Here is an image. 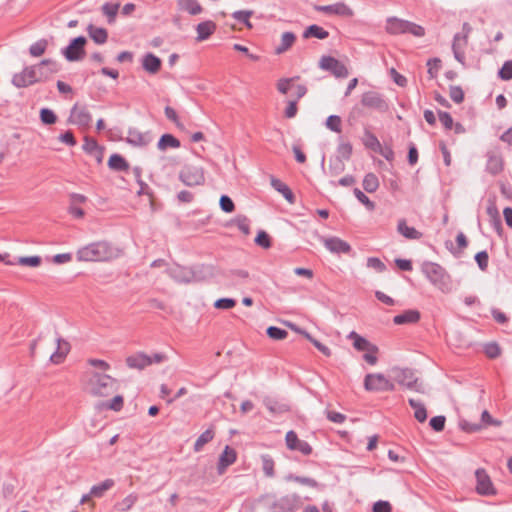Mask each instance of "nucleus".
I'll return each instance as SVG.
<instances>
[{
    "mask_svg": "<svg viewBox=\"0 0 512 512\" xmlns=\"http://www.w3.org/2000/svg\"><path fill=\"white\" fill-rule=\"evenodd\" d=\"M76 256L79 261H109L116 253L108 242L98 241L80 248Z\"/></svg>",
    "mask_w": 512,
    "mask_h": 512,
    "instance_id": "obj_1",
    "label": "nucleus"
},
{
    "mask_svg": "<svg viewBox=\"0 0 512 512\" xmlns=\"http://www.w3.org/2000/svg\"><path fill=\"white\" fill-rule=\"evenodd\" d=\"M422 273L439 290L448 293L452 289V280L447 271L438 263L424 262L421 267Z\"/></svg>",
    "mask_w": 512,
    "mask_h": 512,
    "instance_id": "obj_2",
    "label": "nucleus"
},
{
    "mask_svg": "<svg viewBox=\"0 0 512 512\" xmlns=\"http://www.w3.org/2000/svg\"><path fill=\"white\" fill-rule=\"evenodd\" d=\"M214 267L212 265H195L191 268L178 267L174 270V278L181 282L202 281L207 277L213 276Z\"/></svg>",
    "mask_w": 512,
    "mask_h": 512,
    "instance_id": "obj_3",
    "label": "nucleus"
},
{
    "mask_svg": "<svg viewBox=\"0 0 512 512\" xmlns=\"http://www.w3.org/2000/svg\"><path fill=\"white\" fill-rule=\"evenodd\" d=\"M178 178L188 187L203 186L206 181L204 168L195 164H185L179 171Z\"/></svg>",
    "mask_w": 512,
    "mask_h": 512,
    "instance_id": "obj_4",
    "label": "nucleus"
},
{
    "mask_svg": "<svg viewBox=\"0 0 512 512\" xmlns=\"http://www.w3.org/2000/svg\"><path fill=\"white\" fill-rule=\"evenodd\" d=\"M348 339L353 341V347L357 351H366V353L363 355V359L368 364L375 365L378 362L377 354L379 352V348L375 344H372L355 331L349 333Z\"/></svg>",
    "mask_w": 512,
    "mask_h": 512,
    "instance_id": "obj_5",
    "label": "nucleus"
},
{
    "mask_svg": "<svg viewBox=\"0 0 512 512\" xmlns=\"http://www.w3.org/2000/svg\"><path fill=\"white\" fill-rule=\"evenodd\" d=\"M364 388L369 392L394 391L395 385L382 373H369L364 378Z\"/></svg>",
    "mask_w": 512,
    "mask_h": 512,
    "instance_id": "obj_6",
    "label": "nucleus"
},
{
    "mask_svg": "<svg viewBox=\"0 0 512 512\" xmlns=\"http://www.w3.org/2000/svg\"><path fill=\"white\" fill-rule=\"evenodd\" d=\"M362 106L372 109L378 113H386L389 111V103L385 96L377 91H366L361 96Z\"/></svg>",
    "mask_w": 512,
    "mask_h": 512,
    "instance_id": "obj_7",
    "label": "nucleus"
},
{
    "mask_svg": "<svg viewBox=\"0 0 512 512\" xmlns=\"http://www.w3.org/2000/svg\"><path fill=\"white\" fill-rule=\"evenodd\" d=\"M87 39L84 36H78L73 38L68 46L62 49V54L69 62H75L82 60L85 55V45Z\"/></svg>",
    "mask_w": 512,
    "mask_h": 512,
    "instance_id": "obj_8",
    "label": "nucleus"
},
{
    "mask_svg": "<svg viewBox=\"0 0 512 512\" xmlns=\"http://www.w3.org/2000/svg\"><path fill=\"white\" fill-rule=\"evenodd\" d=\"M318 65L322 70L330 72L336 78H346L349 75L346 65L333 56L323 55Z\"/></svg>",
    "mask_w": 512,
    "mask_h": 512,
    "instance_id": "obj_9",
    "label": "nucleus"
},
{
    "mask_svg": "<svg viewBox=\"0 0 512 512\" xmlns=\"http://www.w3.org/2000/svg\"><path fill=\"white\" fill-rule=\"evenodd\" d=\"M395 381L406 387L407 389L421 392V385L418 384V377H416L413 369L410 368H396L393 370Z\"/></svg>",
    "mask_w": 512,
    "mask_h": 512,
    "instance_id": "obj_10",
    "label": "nucleus"
},
{
    "mask_svg": "<svg viewBox=\"0 0 512 512\" xmlns=\"http://www.w3.org/2000/svg\"><path fill=\"white\" fill-rule=\"evenodd\" d=\"M116 390V380L107 374H96L92 393L98 396H108Z\"/></svg>",
    "mask_w": 512,
    "mask_h": 512,
    "instance_id": "obj_11",
    "label": "nucleus"
},
{
    "mask_svg": "<svg viewBox=\"0 0 512 512\" xmlns=\"http://www.w3.org/2000/svg\"><path fill=\"white\" fill-rule=\"evenodd\" d=\"M36 67L27 66L20 73H16L12 77V84L17 88H25L39 82L36 76Z\"/></svg>",
    "mask_w": 512,
    "mask_h": 512,
    "instance_id": "obj_12",
    "label": "nucleus"
},
{
    "mask_svg": "<svg viewBox=\"0 0 512 512\" xmlns=\"http://www.w3.org/2000/svg\"><path fill=\"white\" fill-rule=\"evenodd\" d=\"M286 446L291 451H298L305 456L312 454V446L305 440L299 439L297 433L290 430L285 436Z\"/></svg>",
    "mask_w": 512,
    "mask_h": 512,
    "instance_id": "obj_13",
    "label": "nucleus"
},
{
    "mask_svg": "<svg viewBox=\"0 0 512 512\" xmlns=\"http://www.w3.org/2000/svg\"><path fill=\"white\" fill-rule=\"evenodd\" d=\"M68 122L79 127H89L92 122V115L86 106H79L76 103L70 110Z\"/></svg>",
    "mask_w": 512,
    "mask_h": 512,
    "instance_id": "obj_14",
    "label": "nucleus"
},
{
    "mask_svg": "<svg viewBox=\"0 0 512 512\" xmlns=\"http://www.w3.org/2000/svg\"><path fill=\"white\" fill-rule=\"evenodd\" d=\"M314 9L329 15H338L350 18L354 15L353 10L344 2H338L331 5H315Z\"/></svg>",
    "mask_w": 512,
    "mask_h": 512,
    "instance_id": "obj_15",
    "label": "nucleus"
},
{
    "mask_svg": "<svg viewBox=\"0 0 512 512\" xmlns=\"http://www.w3.org/2000/svg\"><path fill=\"white\" fill-rule=\"evenodd\" d=\"M476 491L480 495L491 496L496 494L492 481L484 469L476 470Z\"/></svg>",
    "mask_w": 512,
    "mask_h": 512,
    "instance_id": "obj_16",
    "label": "nucleus"
},
{
    "mask_svg": "<svg viewBox=\"0 0 512 512\" xmlns=\"http://www.w3.org/2000/svg\"><path fill=\"white\" fill-rule=\"evenodd\" d=\"M237 460V452L234 448L229 445H226L224 450L219 456L217 463V473L218 475H223L227 468L234 464Z\"/></svg>",
    "mask_w": 512,
    "mask_h": 512,
    "instance_id": "obj_17",
    "label": "nucleus"
},
{
    "mask_svg": "<svg viewBox=\"0 0 512 512\" xmlns=\"http://www.w3.org/2000/svg\"><path fill=\"white\" fill-rule=\"evenodd\" d=\"M324 246L335 254H349L352 251L351 245L339 237L333 236L322 238Z\"/></svg>",
    "mask_w": 512,
    "mask_h": 512,
    "instance_id": "obj_18",
    "label": "nucleus"
},
{
    "mask_svg": "<svg viewBox=\"0 0 512 512\" xmlns=\"http://www.w3.org/2000/svg\"><path fill=\"white\" fill-rule=\"evenodd\" d=\"M32 67L37 68L36 76L39 77V82L48 79L51 74L57 73L59 70V64L52 59H44Z\"/></svg>",
    "mask_w": 512,
    "mask_h": 512,
    "instance_id": "obj_19",
    "label": "nucleus"
},
{
    "mask_svg": "<svg viewBox=\"0 0 512 512\" xmlns=\"http://www.w3.org/2000/svg\"><path fill=\"white\" fill-rule=\"evenodd\" d=\"M126 141L133 146L146 147L152 142V135L150 132H141L136 128H130Z\"/></svg>",
    "mask_w": 512,
    "mask_h": 512,
    "instance_id": "obj_20",
    "label": "nucleus"
},
{
    "mask_svg": "<svg viewBox=\"0 0 512 512\" xmlns=\"http://www.w3.org/2000/svg\"><path fill=\"white\" fill-rule=\"evenodd\" d=\"M82 148L85 153L94 157L98 164L103 162L104 148L99 146L98 142L94 138L85 136Z\"/></svg>",
    "mask_w": 512,
    "mask_h": 512,
    "instance_id": "obj_21",
    "label": "nucleus"
},
{
    "mask_svg": "<svg viewBox=\"0 0 512 512\" xmlns=\"http://www.w3.org/2000/svg\"><path fill=\"white\" fill-rule=\"evenodd\" d=\"M57 349L56 351L50 356V361L53 364H60L64 361L67 354L70 351V344L68 341L62 339L61 337L57 338Z\"/></svg>",
    "mask_w": 512,
    "mask_h": 512,
    "instance_id": "obj_22",
    "label": "nucleus"
},
{
    "mask_svg": "<svg viewBox=\"0 0 512 512\" xmlns=\"http://www.w3.org/2000/svg\"><path fill=\"white\" fill-rule=\"evenodd\" d=\"M421 318V314L416 309H408L403 313L394 316L393 322L396 325H404V324H415Z\"/></svg>",
    "mask_w": 512,
    "mask_h": 512,
    "instance_id": "obj_23",
    "label": "nucleus"
},
{
    "mask_svg": "<svg viewBox=\"0 0 512 512\" xmlns=\"http://www.w3.org/2000/svg\"><path fill=\"white\" fill-rule=\"evenodd\" d=\"M408 20L389 17L386 22V32L391 35L405 34Z\"/></svg>",
    "mask_w": 512,
    "mask_h": 512,
    "instance_id": "obj_24",
    "label": "nucleus"
},
{
    "mask_svg": "<svg viewBox=\"0 0 512 512\" xmlns=\"http://www.w3.org/2000/svg\"><path fill=\"white\" fill-rule=\"evenodd\" d=\"M504 161L500 155L494 153L487 154L486 171L496 176L503 171Z\"/></svg>",
    "mask_w": 512,
    "mask_h": 512,
    "instance_id": "obj_25",
    "label": "nucleus"
},
{
    "mask_svg": "<svg viewBox=\"0 0 512 512\" xmlns=\"http://www.w3.org/2000/svg\"><path fill=\"white\" fill-rule=\"evenodd\" d=\"M126 364L129 368L142 370L150 365L149 355L144 352H138L126 358Z\"/></svg>",
    "mask_w": 512,
    "mask_h": 512,
    "instance_id": "obj_26",
    "label": "nucleus"
},
{
    "mask_svg": "<svg viewBox=\"0 0 512 512\" xmlns=\"http://www.w3.org/2000/svg\"><path fill=\"white\" fill-rule=\"evenodd\" d=\"M271 186L290 203L294 204L296 201L295 195L292 192V190L289 188L288 185H286L284 182H282L280 179L276 177H271Z\"/></svg>",
    "mask_w": 512,
    "mask_h": 512,
    "instance_id": "obj_27",
    "label": "nucleus"
},
{
    "mask_svg": "<svg viewBox=\"0 0 512 512\" xmlns=\"http://www.w3.org/2000/svg\"><path fill=\"white\" fill-rule=\"evenodd\" d=\"M216 28H217L216 24L211 20H207V21L199 23L196 26V31H197L196 40L201 42V41L208 39L216 31Z\"/></svg>",
    "mask_w": 512,
    "mask_h": 512,
    "instance_id": "obj_28",
    "label": "nucleus"
},
{
    "mask_svg": "<svg viewBox=\"0 0 512 512\" xmlns=\"http://www.w3.org/2000/svg\"><path fill=\"white\" fill-rule=\"evenodd\" d=\"M162 61L153 53H147L142 60V66L145 71L156 74L161 69Z\"/></svg>",
    "mask_w": 512,
    "mask_h": 512,
    "instance_id": "obj_29",
    "label": "nucleus"
},
{
    "mask_svg": "<svg viewBox=\"0 0 512 512\" xmlns=\"http://www.w3.org/2000/svg\"><path fill=\"white\" fill-rule=\"evenodd\" d=\"M466 46H467V44H463L461 34L456 33L453 37L452 51H453L454 58L462 65H465L466 58H465L464 49Z\"/></svg>",
    "mask_w": 512,
    "mask_h": 512,
    "instance_id": "obj_30",
    "label": "nucleus"
},
{
    "mask_svg": "<svg viewBox=\"0 0 512 512\" xmlns=\"http://www.w3.org/2000/svg\"><path fill=\"white\" fill-rule=\"evenodd\" d=\"M108 167L117 172L125 171L130 169L128 161L120 154L114 153L108 159Z\"/></svg>",
    "mask_w": 512,
    "mask_h": 512,
    "instance_id": "obj_31",
    "label": "nucleus"
},
{
    "mask_svg": "<svg viewBox=\"0 0 512 512\" xmlns=\"http://www.w3.org/2000/svg\"><path fill=\"white\" fill-rule=\"evenodd\" d=\"M89 37L96 44H104L108 39V31L102 27H96L93 24H89L86 28Z\"/></svg>",
    "mask_w": 512,
    "mask_h": 512,
    "instance_id": "obj_32",
    "label": "nucleus"
},
{
    "mask_svg": "<svg viewBox=\"0 0 512 512\" xmlns=\"http://www.w3.org/2000/svg\"><path fill=\"white\" fill-rule=\"evenodd\" d=\"M302 37L304 39L317 38L323 40L329 37V32L317 24H312L304 30Z\"/></svg>",
    "mask_w": 512,
    "mask_h": 512,
    "instance_id": "obj_33",
    "label": "nucleus"
},
{
    "mask_svg": "<svg viewBox=\"0 0 512 512\" xmlns=\"http://www.w3.org/2000/svg\"><path fill=\"white\" fill-rule=\"evenodd\" d=\"M178 9L185 11L190 15H198L203 11L202 6L197 0H177Z\"/></svg>",
    "mask_w": 512,
    "mask_h": 512,
    "instance_id": "obj_34",
    "label": "nucleus"
},
{
    "mask_svg": "<svg viewBox=\"0 0 512 512\" xmlns=\"http://www.w3.org/2000/svg\"><path fill=\"white\" fill-rule=\"evenodd\" d=\"M296 41V35L293 32L286 31L281 36L280 44L275 48V53L280 55L289 50Z\"/></svg>",
    "mask_w": 512,
    "mask_h": 512,
    "instance_id": "obj_35",
    "label": "nucleus"
},
{
    "mask_svg": "<svg viewBox=\"0 0 512 512\" xmlns=\"http://www.w3.org/2000/svg\"><path fill=\"white\" fill-rule=\"evenodd\" d=\"M397 230L407 239L416 240L422 237V233L416 230L414 227H409L404 219L399 220Z\"/></svg>",
    "mask_w": 512,
    "mask_h": 512,
    "instance_id": "obj_36",
    "label": "nucleus"
},
{
    "mask_svg": "<svg viewBox=\"0 0 512 512\" xmlns=\"http://www.w3.org/2000/svg\"><path fill=\"white\" fill-rule=\"evenodd\" d=\"M180 146V141L175 136L169 133L163 134L157 143V148L161 151H165L167 148L176 149L179 148Z\"/></svg>",
    "mask_w": 512,
    "mask_h": 512,
    "instance_id": "obj_37",
    "label": "nucleus"
},
{
    "mask_svg": "<svg viewBox=\"0 0 512 512\" xmlns=\"http://www.w3.org/2000/svg\"><path fill=\"white\" fill-rule=\"evenodd\" d=\"M215 437V430L213 427L206 429L203 433L200 434V436L196 439L194 443V451L200 452L203 447L211 442Z\"/></svg>",
    "mask_w": 512,
    "mask_h": 512,
    "instance_id": "obj_38",
    "label": "nucleus"
},
{
    "mask_svg": "<svg viewBox=\"0 0 512 512\" xmlns=\"http://www.w3.org/2000/svg\"><path fill=\"white\" fill-rule=\"evenodd\" d=\"M115 485V481L113 479H106L103 482L93 485L90 489V495L95 498H101L104 494L110 490Z\"/></svg>",
    "mask_w": 512,
    "mask_h": 512,
    "instance_id": "obj_39",
    "label": "nucleus"
},
{
    "mask_svg": "<svg viewBox=\"0 0 512 512\" xmlns=\"http://www.w3.org/2000/svg\"><path fill=\"white\" fill-rule=\"evenodd\" d=\"M137 501L138 495L135 493H131L121 501L116 502L114 504V509L118 512H127L135 505Z\"/></svg>",
    "mask_w": 512,
    "mask_h": 512,
    "instance_id": "obj_40",
    "label": "nucleus"
},
{
    "mask_svg": "<svg viewBox=\"0 0 512 512\" xmlns=\"http://www.w3.org/2000/svg\"><path fill=\"white\" fill-rule=\"evenodd\" d=\"M265 407L273 414H282L290 410L289 406L283 403H279L277 400L266 397L263 400Z\"/></svg>",
    "mask_w": 512,
    "mask_h": 512,
    "instance_id": "obj_41",
    "label": "nucleus"
},
{
    "mask_svg": "<svg viewBox=\"0 0 512 512\" xmlns=\"http://www.w3.org/2000/svg\"><path fill=\"white\" fill-rule=\"evenodd\" d=\"M410 407L414 410V417L419 422H425L427 420V410L422 402L410 398L408 400Z\"/></svg>",
    "mask_w": 512,
    "mask_h": 512,
    "instance_id": "obj_42",
    "label": "nucleus"
},
{
    "mask_svg": "<svg viewBox=\"0 0 512 512\" xmlns=\"http://www.w3.org/2000/svg\"><path fill=\"white\" fill-rule=\"evenodd\" d=\"M363 145L374 152L380 151V145L378 138L369 129H365L364 136L362 139Z\"/></svg>",
    "mask_w": 512,
    "mask_h": 512,
    "instance_id": "obj_43",
    "label": "nucleus"
},
{
    "mask_svg": "<svg viewBox=\"0 0 512 512\" xmlns=\"http://www.w3.org/2000/svg\"><path fill=\"white\" fill-rule=\"evenodd\" d=\"M262 470L266 477L273 478L275 476V462L271 455H261Z\"/></svg>",
    "mask_w": 512,
    "mask_h": 512,
    "instance_id": "obj_44",
    "label": "nucleus"
},
{
    "mask_svg": "<svg viewBox=\"0 0 512 512\" xmlns=\"http://www.w3.org/2000/svg\"><path fill=\"white\" fill-rule=\"evenodd\" d=\"M362 186L364 190L368 193L375 192L379 187L378 177L374 173H367L364 176Z\"/></svg>",
    "mask_w": 512,
    "mask_h": 512,
    "instance_id": "obj_45",
    "label": "nucleus"
},
{
    "mask_svg": "<svg viewBox=\"0 0 512 512\" xmlns=\"http://www.w3.org/2000/svg\"><path fill=\"white\" fill-rule=\"evenodd\" d=\"M295 498L284 496L274 503V507L281 512H293L295 508Z\"/></svg>",
    "mask_w": 512,
    "mask_h": 512,
    "instance_id": "obj_46",
    "label": "nucleus"
},
{
    "mask_svg": "<svg viewBox=\"0 0 512 512\" xmlns=\"http://www.w3.org/2000/svg\"><path fill=\"white\" fill-rule=\"evenodd\" d=\"M230 224L236 225L244 235L250 234V220L245 215H237Z\"/></svg>",
    "mask_w": 512,
    "mask_h": 512,
    "instance_id": "obj_47",
    "label": "nucleus"
},
{
    "mask_svg": "<svg viewBox=\"0 0 512 512\" xmlns=\"http://www.w3.org/2000/svg\"><path fill=\"white\" fill-rule=\"evenodd\" d=\"M253 13L254 12L252 10H238L232 13V17L245 25L248 29H251L253 25L250 22V17Z\"/></svg>",
    "mask_w": 512,
    "mask_h": 512,
    "instance_id": "obj_48",
    "label": "nucleus"
},
{
    "mask_svg": "<svg viewBox=\"0 0 512 512\" xmlns=\"http://www.w3.org/2000/svg\"><path fill=\"white\" fill-rule=\"evenodd\" d=\"M41 263H42V258L37 255L23 256V257H18L16 259V264H19L22 266L38 267L41 265Z\"/></svg>",
    "mask_w": 512,
    "mask_h": 512,
    "instance_id": "obj_49",
    "label": "nucleus"
},
{
    "mask_svg": "<svg viewBox=\"0 0 512 512\" xmlns=\"http://www.w3.org/2000/svg\"><path fill=\"white\" fill-rule=\"evenodd\" d=\"M48 42L46 39H40L39 41L33 43L29 48V53L33 57H39L45 53Z\"/></svg>",
    "mask_w": 512,
    "mask_h": 512,
    "instance_id": "obj_50",
    "label": "nucleus"
},
{
    "mask_svg": "<svg viewBox=\"0 0 512 512\" xmlns=\"http://www.w3.org/2000/svg\"><path fill=\"white\" fill-rule=\"evenodd\" d=\"M40 120L44 125H53L57 121V115L49 108H42L40 110Z\"/></svg>",
    "mask_w": 512,
    "mask_h": 512,
    "instance_id": "obj_51",
    "label": "nucleus"
},
{
    "mask_svg": "<svg viewBox=\"0 0 512 512\" xmlns=\"http://www.w3.org/2000/svg\"><path fill=\"white\" fill-rule=\"evenodd\" d=\"M353 193L357 200L362 203L369 211H373L375 209V203L371 201L369 197L359 188H354Z\"/></svg>",
    "mask_w": 512,
    "mask_h": 512,
    "instance_id": "obj_52",
    "label": "nucleus"
},
{
    "mask_svg": "<svg viewBox=\"0 0 512 512\" xmlns=\"http://www.w3.org/2000/svg\"><path fill=\"white\" fill-rule=\"evenodd\" d=\"M266 333L273 340H283L288 336V332L285 329L276 326H269Z\"/></svg>",
    "mask_w": 512,
    "mask_h": 512,
    "instance_id": "obj_53",
    "label": "nucleus"
},
{
    "mask_svg": "<svg viewBox=\"0 0 512 512\" xmlns=\"http://www.w3.org/2000/svg\"><path fill=\"white\" fill-rule=\"evenodd\" d=\"M254 241L258 246L264 249H268L272 246L271 237L264 230H260L257 233Z\"/></svg>",
    "mask_w": 512,
    "mask_h": 512,
    "instance_id": "obj_54",
    "label": "nucleus"
},
{
    "mask_svg": "<svg viewBox=\"0 0 512 512\" xmlns=\"http://www.w3.org/2000/svg\"><path fill=\"white\" fill-rule=\"evenodd\" d=\"M119 9V4L114 3H105L102 6V12L108 17V22L112 23L115 20V17L117 15Z\"/></svg>",
    "mask_w": 512,
    "mask_h": 512,
    "instance_id": "obj_55",
    "label": "nucleus"
},
{
    "mask_svg": "<svg viewBox=\"0 0 512 512\" xmlns=\"http://www.w3.org/2000/svg\"><path fill=\"white\" fill-rule=\"evenodd\" d=\"M298 79H300L299 76H294V77H291V78H281V79H279L278 82H277V90L281 94H287L288 91L290 90V88L292 87V83L295 80H298Z\"/></svg>",
    "mask_w": 512,
    "mask_h": 512,
    "instance_id": "obj_56",
    "label": "nucleus"
},
{
    "mask_svg": "<svg viewBox=\"0 0 512 512\" xmlns=\"http://www.w3.org/2000/svg\"><path fill=\"white\" fill-rule=\"evenodd\" d=\"M342 120L338 115H330L326 119V127L333 132L340 133L342 131Z\"/></svg>",
    "mask_w": 512,
    "mask_h": 512,
    "instance_id": "obj_57",
    "label": "nucleus"
},
{
    "mask_svg": "<svg viewBox=\"0 0 512 512\" xmlns=\"http://www.w3.org/2000/svg\"><path fill=\"white\" fill-rule=\"evenodd\" d=\"M449 96L457 104H460L464 101V91L458 85H451L449 87Z\"/></svg>",
    "mask_w": 512,
    "mask_h": 512,
    "instance_id": "obj_58",
    "label": "nucleus"
},
{
    "mask_svg": "<svg viewBox=\"0 0 512 512\" xmlns=\"http://www.w3.org/2000/svg\"><path fill=\"white\" fill-rule=\"evenodd\" d=\"M428 66V74L431 79H434L437 77L438 71L441 68V60L439 58H430L427 61Z\"/></svg>",
    "mask_w": 512,
    "mask_h": 512,
    "instance_id": "obj_59",
    "label": "nucleus"
},
{
    "mask_svg": "<svg viewBox=\"0 0 512 512\" xmlns=\"http://www.w3.org/2000/svg\"><path fill=\"white\" fill-rule=\"evenodd\" d=\"M498 77L505 81L512 79V60L504 62L503 66L498 71Z\"/></svg>",
    "mask_w": 512,
    "mask_h": 512,
    "instance_id": "obj_60",
    "label": "nucleus"
},
{
    "mask_svg": "<svg viewBox=\"0 0 512 512\" xmlns=\"http://www.w3.org/2000/svg\"><path fill=\"white\" fill-rule=\"evenodd\" d=\"M484 352L490 359H495L500 356L501 348L496 342H491L485 345Z\"/></svg>",
    "mask_w": 512,
    "mask_h": 512,
    "instance_id": "obj_61",
    "label": "nucleus"
},
{
    "mask_svg": "<svg viewBox=\"0 0 512 512\" xmlns=\"http://www.w3.org/2000/svg\"><path fill=\"white\" fill-rule=\"evenodd\" d=\"M446 418L443 415L434 416L430 419L429 425L435 432H442L445 428Z\"/></svg>",
    "mask_w": 512,
    "mask_h": 512,
    "instance_id": "obj_62",
    "label": "nucleus"
},
{
    "mask_svg": "<svg viewBox=\"0 0 512 512\" xmlns=\"http://www.w3.org/2000/svg\"><path fill=\"white\" fill-rule=\"evenodd\" d=\"M353 152V147L350 142L341 143L337 147V153L339 157L349 160Z\"/></svg>",
    "mask_w": 512,
    "mask_h": 512,
    "instance_id": "obj_63",
    "label": "nucleus"
},
{
    "mask_svg": "<svg viewBox=\"0 0 512 512\" xmlns=\"http://www.w3.org/2000/svg\"><path fill=\"white\" fill-rule=\"evenodd\" d=\"M220 208L225 213H232L235 210V204L228 195H222L219 200Z\"/></svg>",
    "mask_w": 512,
    "mask_h": 512,
    "instance_id": "obj_64",
    "label": "nucleus"
}]
</instances>
